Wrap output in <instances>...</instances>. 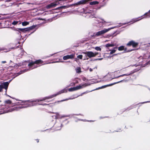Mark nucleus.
Returning <instances> with one entry per match:
<instances>
[{"instance_id":"1","label":"nucleus","mask_w":150,"mask_h":150,"mask_svg":"<svg viewBox=\"0 0 150 150\" xmlns=\"http://www.w3.org/2000/svg\"><path fill=\"white\" fill-rule=\"evenodd\" d=\"M114 28H108V29H105L104 30H102L100 31H98L96 33V34H94V36H98L100 35L104 34L108 32L111 29Z\"/></svg>"},{"instance_id":"2","label":"nucleus","mask_w":150,"mask_h":150,"mask_svg":"<svg viewBox=\"0 0 150 150\" xmlns=\"http://www.w3.org/2000/svg\"><path fill=\"white\" fill-rule=\"evenodd\" d=\"M83 53L84 54L87 55L89 58H91L95 57L98 54V52L94 53L91 51L86 52H83Z\"/></svg>"},{"instance_id":"3","label":"nucleus","mask_w":150,"mask_h":150,"mask_svg":"<svg viewBox=\"0 0 150 150\" xmlns=\"http://www.w3.org/2000/svg\"><path fill=\"white\" fill-rule=\"evenodd\" d=\"M35 26H33L25 28H18V30L20 31L23 32H26L29 31L33 29L35 27Z\"/></svg>"},{"instance_id":"4","label":"nucleus","mask_w":150,"mask_h":150,"mask_svg":"<svg viewBox=\"0 0 150 150\" xmlns=\"http://www.w3.org/2000/svg\"><path fill=\"white\" fill-rule=\"evenodd\" d=\"M138 45L137 42H136L134 41H131L129 42L127 44V45L130 46L132 45L133 47H136Z\"/></svg>"},{"instance_id":"5","label":"nucleus","mask_w":150,"mask_h":150,"mask_svg":"<svg viewBox=\"0 0 150 150\" xmlns=\"http://www.w3.org/2000/svg\"><path fill=\"white\" fill-rule=\"evenodd\" d=\"M75 56L74 54H71L70 55H67L64 56L63 57V59L64 60H66L68 59H71L73 58Z\"/></svg>"},{"instance_id":"6","label":"nucleus","mask_w":150,"mask_h":150,"mask_svg":"<svg viewBox=\"0 0 150 150\" xmlns=\"http://www.w3.org/2000/svg\"><path fill=\"white\" fill-rule=\"evenodd\" d=\"M56 1V0L55 1V2L52 3L50 4L47 5V8H50L56 6L57 5V4L56 3L57 2Z\"/></svg>"},{"instance_id":"7","label":"nucleus","mask_w":150,"mask_h":150,"mask_svg":"<svg viewBox=\"0 0 150 150\" xmlns=\"http://www.w3.org/2000/svg\"><path fill=\"white\" fill-rule=\"evenodd\" d=\"M8 85V82L4 83H3V85L4 86V88L6 90L7 88Z\"/></svg>"},{"instance_id":"8","label":"nucleus","mask_w":150,"mask_h":150,"mask_svg":"<svg viewBox=\"0 0 150 150\" xmlns=\"http://www.w3.org/2000/svg\"><path fill=\"white\" fill-rule=\"evenodd\" d=\"M72 6H73V4L70 5L66 6H63L59 7V8H69Z\"/></svg>"},{"instance_id":"9","label":"nucleus","mask_w":150,"mask_h":150,"mask_svg":"<svg viewBox=\"0 0 150 150\" xmlns=\"http://www.w3.org/2000/svg\"><path fill=\"white\" fill-rule=\"evenodd\" d=\"M86 86V85L85 84H84L82 85H79L78 86H76V87L77 90H79L82 88Z\"/></svg>"},{"instance_id":"10","label":"nucleus","mask_w":150,"mask_h":150,"mask_svg":"<svg viewBox=\"0 0 150 150\" xmlns=\"http://www.w3.org/2000/svg\"><path fill=\"white\" fill-rule=\"evenodd\" d=\"M98 3H99L97 1H94L91 2L90 3V4L91 5H92L98 4Z\"/></svg>"},{"instance_id":"11","label":"nucleus","mask_w":150,"mask_h":150,"mask_svg":"<svg viewBox=\"0 0 150 150\" xmlns=\"http://www.w3.org/2000/svg\"><path fill=\"white\" fill-rule=\"evenodd\" d=\"M29 23L28 22L24 21L22 23V24L23 26H25L28 25Z\"/></svg>"},{"instance_id":"12","label":"nucleus","mask_w":150,"mask_h":150,"mask_svg":"<svg viewBox=\"0 0 150 150\" xmlns=\"http://www.w3.org/2000/svg\"><path fill=\"white\" fill-rule=\"evenodd\" d=\"M42 61L40 60H37L35 62V64H40L42 63Z\"/></svg>"},{"instance_id":"13","label":"nucleus","mask_w":150,"mask_h":150,"mask_svg":"<svg viewBox=\"0 0 150 150\" xmlns=\"http://www.w3.org/2000/svg\"><path fill=\"white\" fill-rule=\"evenodd\" d=\"M114 46V45L113 44H106L105 45V46L106 47H113Z\"/></svg>"},{"instance_id":"14","label":"nucleus","mask_w":150,"mask_h":150,"mask_svg":"<svg viewBox=\"0 0 150 150\" xmlns=\"http://www.w3.org/2000/svg\"><path fill=\"white\" fill-rule=\"evenodd\" d=\"M118 50L119 51L123 50H124V47L123 46L119 47L118 48Z\"/></svg>"},{"instance_id":"15","label":"nucleus","mask_w":150,"mask_h":150,"mask_svg":"<svg viewBox=\"0 0 150 150\" xmlns=\"http://www.w3.org/2000/svg\"><path fill=\"white\" fill-rule=\"evenodd\" d=\"M94 49L97 51H101V48L99 47H95Z\"/></svg>"},{"instance_id":"16","label":"nucleus","mask_w":150,"mask_h":150,"mask_svg":"<svg viewBox=\"0 0 150 150\" xmlns=\"http://www.w3.org/2000/svg\"><path fill=\"white\" fill-rule=\"evenodd\" d=\"M76 72L77 73H80L81 72V69L80 67H77L76 69Z\"/></svg>"},{"instance_id":"17","label":"nucleus","mask_w":150,"mask_h":150,"mask_svg":"<svg viewBox=\"0 0 150 150\" xmlns=\"http://www.w3.org/2000/svg\"><path fill=\"white\" fill-rule=\"evenodd\" d=\"M110 54H111L113 53H115L116 51V50L115 49L112 50H110Z\"/></svg>"},{"instance_id":"18","label":"nucleus","mask_w":150,"mask_h":150,"mask_svg":"<svg viewBox=\"0 0 150 150\" xmlns=\"http://www.w3.org/2000/svg\"><path fill=\"white\" fill-rule=\"evenodd\" d=\"M118 83V82L116 83H114L111 84H110L108 85H106V86H105V87H107V86H112V85L115 84L116 83Z\"/></svg>"},{"instance_id":"19","label":"nucleus","mask_w":150,"mask_h":150,"mask_svg":"<svg viewBox=\"0 0 150 150\" xmlns=\"http://www.w3.org/2000/svg\"><path fill=\"white\" fill-rule=\"evenodd\" d=\"M5 103L7 104H11V101L10 100H6L5 101Z\"/></svg>"},{"instance_id":"20","label":"nucleus","mask_w":150,"mask_h":150,"mask_svg":"<svg viewBox=\"0 0 150 150\" xmlns=\"http://www.w3.org/2000/svg\"><path fill=\"white\" fill-rule=\"evenodd\" d=\"M35 64V62H31L28 65L30 66H32V65H34Z\"/></svg>"},{"instance_id":"21","label":"nucleus","mask_w":150,"mask_h":150,"mask_svg":"<svg viewBox=\"0 0 150 150\" xmlns=\"http://www.w3.org/2000/svg\"><path fill=\"white\" fill-rule=\"evenodd\" d=\"M77 57L80 59H82L83 56L82 55H79Z\"/></svg>"},{"instance_id":"22","label":"nucleus","mask_w":150,"mask_h":150,"mask_svg":"<svg viewBox=\"0 0 150 150\" xmlns=\"http://www.w3.org/2000/svg\"><path fill=\"white\" fill-rule=\"evenodd\" d=\"M3 88H4V87L3 85H0V91H1Z\"/></svg>"},{"instance_id":"23","label":"nucleus","mask_w":150,"mask_h":150,"mask_svg":"<svg viewBox=\"0 0 150 150\" xmlns=\"http://www.w3.org/2000/svg\"><path fill=\"white\" fill-rule=\"evenodd\" d=\"M68 90L69 91H74V87L69 88Z\"/></svg>"},{"instance_id":"24","label":"nucleus","mask_w":150,"mask_h":150,"mask_svg":"<svg viewBox=\"0 0 150 150\" xmlns=\"http://www.w3.org/2000/svg\"><path fill=\"white\" fill-rule=\"evenodd\" d=\"M18 22L17 21H14L13 22L12 24L13 25H15L18 23Z\"/></svg>"},{"instance_id":"25","label":"nucleus","mask_w":150,"mask_h":150,"mask_svg":"<svg viewBox=\"0 0 150 150\" xmlns=\"http://www.w3.org/2000/svg\"><path fill=\"white\" fill-rule=\"evenodd\" d=\"M74 91L78 90L77 88H76V86L75 87H74Z\"/></svg>"},{"instance_id":"26","label":"nucleus","mask_w":150,"mask_h":150,"mask_svg":"<svg viewBox=\"0 0 150 150\" xmlns=\"http://www.w3.org/2000/svg\"><path fill=\"white\" fill-rule=\"evenodd\" d=\"M15 108H13L12 109V110H11V111H9L8 112H11V111H13V110H15Z\"/></svg>"},{"instance_id":"27","label":"nucleus","mask_w":150,"mask_h":150,"mask_svg":"<svg viewBox=\"0 0 150 150\" xmlns=\"http://www.w3.org/2000/svg\"><path fill=\"white\" fill-rule=\"evenodd\" d=\"M1 62L2 63H6V61H2Z\"/></svg>"},{"instance_id":"28","label":"nucleus","mask_w":150,"mask_h":150,"mask_svg":"<svg viewBox=\"0 0 150 150\" xmlns=\"http://www.w3.org/2000/svg\"><path fill=\"white\" fill-rule=\"evenodd\" d=\"M90 71H92V69L90 68Z\"/></svg>"},{"instance_id":"29","label":"nucleus","mask_w":150,"mask_h":150,"mask_svg":"<svg viewBox=\"0 0 150 150\" xmlns=\"http://www.w3.org/2000/svg\"><path fill=\"white\" fill-rule=\"evenodd\" d=\"M102 59H97L98 60H101Z\"/></svg>"},{"instance_id":"30","label":"nucleus","mask_w":150,"mask_h":150,"mask_svg":"<svg viewBox=\"0 0 150 150\" xmlns=\"http://www.w3.org/2000/svg\"><path fill=\"white\" fill-rule=\"evenodd\" d=\"M45 100V99H43V100H41L40 101H42V100Z\"/></svg>"},{"instance_id":"31","label":"nucleus","mask_w":150,"mask_h":150,"mask_svg":"<svg viewBox=\"0 0 150 150\" xmlns=\"http://www.w3.org/2000/svg\"><path fill=\"white\" fill-rule=\"evenodd\" d=\"M37 141L38 142H39V141H38V140H37Z\"/></svg>"},{"instance_id":"32","label":"nucleus","mask_w":150,"mask_h":150,"mask_svg":"<svg viewBox=\"0 0 150 150\" xmlns=\"http://www.w3.org/2000/svg\"><path fill=\"white\" fill-rule=\"evenodd\" d=\"M39 19L40 20H42V19Z\"/></svg>"}]
</instances>
